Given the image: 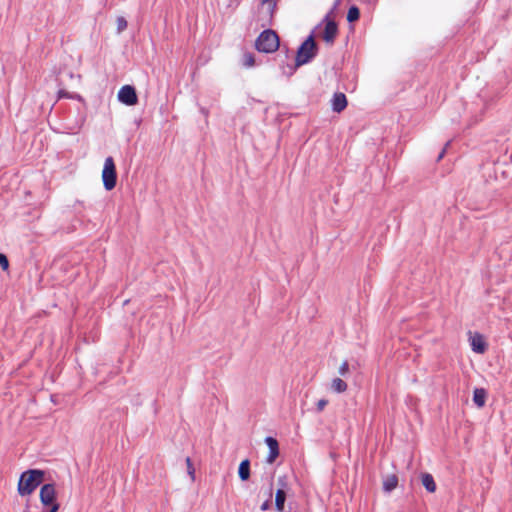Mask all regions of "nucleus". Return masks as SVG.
<instances>
[{"label": "nucleus", "mask_w": 512, "mask_h": 512, "mask_svg": "<svg viewBox=\"0 0 512 512\" xmlns=\"http://www.w3.org/2000/svg\"><path fill=\"white\" fill-rule=\"evenodd\" d=\"M45 473L42 470L30 469L24 471L18 481L17 491L20 496L31 495L44 481Z\"/></svg>", "instance_id": "f257e3e1"}, {"label": "nucleus", "mask_w": 512, "mask_h": 512, "mask_svg": "<svg viewBox=\"0 0 512 512\" xmlns=\"http://www.w3.org/2000/svg\"><path fill=\"white\" fill-rule=\"evenodd\" d=\"M279 37L274 30L267 29L260 33L255 42V47L259 52L273 53L279 48Z\"/></svg>", "instance_id": "f03ea898"}, {"label": "nucleus", "mask_w": 512, "mask_h": 512, "mask_svg": "<svg viewBox=\"0 0 512 512\" xmlns=\"http://www.w3.org/2000/svg\"><path fill=\"white\" fill-rule=\"evenodd\" d=\"M316 43L313 36H309L298 48L295 65L300 67L308 63L316 55Z\"/></svg>", "instance_id": "7ed1b4c3"}, {"label": "nucleus", "mask_w": 512, "mask_h": 512, "mask_svg": "<svg viewBox=\"0 0 512 512\" xmlns=\"http://www.w3.org/2000/svg\"><path fill=\"white\" fill-rule=\"evenodd\" d=\"M101 177L104 188L107 191H111L115 188L117 184V172L114 159L111 156L107 157L104 161Z\"/></svg>", "instance_id": "20e7f679"}, {"label": "nucleus", "mask_w": 512, "mask_h": 512, "mask_svg": "<svg viewBox=\"0 0 512 512\" xmlns=\"http://www.w3.org/2000/svg\"><path fill=\"white\" fill-rule=\"evenodd\" d=\"M39 499L42 506H51L59 504L56 497V488L54 484H44L40 488Z\"/></svg>", "instance_id": "39448f33"}, {"label": "nucleus", "mask_w": 512, "mask_h": 512, "mask_svg": "<svg viewBox=\"0 0 512 512\" xmlns=\"http://www.w3.org/2000/svg\"><path fill=\"white\" fill-rule=\"evenodd\" d=\"M118 99L125 105H136L138 102V97L135 88L131 85L122 86L118 92Z\"/></svg>", "instance_id": "423d86ee"}, {"label": "nucleus", "mask_w": 512, "mask_h": 512, "mask_svg": "<svg viewBox=\"0 0 512 512\" xmlns=\"http://www.w3.org/2000/svg\"><path fill=\"white\" fill-rule=\"evenodd\" d=\"M338 33V27L336 23L329 20L325 24V28L322 34V38L326 43L332 44Z\"/></svg>", "instance_id": "0eeeda50"}, {"label": "nucleus", "mask_w": 512, "mask_h": 512, "mask_svg": "<svg viewBox=\"0 0 512 512\" xmlns=\"http://www.w3.org/2000/svg\"><path fill=\"white\" fill-rule=\"evenodd\" d=\"M470 345L474 352L483 354L487 349L484 337L480 333H475L470 337Z\"/></svg>", "instance_id": "6e6552de"}, {"label": "nucleus", "mask_w": 512, "mask_h": 512, "mask_svg": "<svg viewBox=\"0 0 512 512\" xmlns=\"http://www.w3.org/2000/svg\"><path fill=\"white\" fill-rule=\"evenodd\" d=\"M265 442L269 448V454L267 456V462L272 464L279 456V444L278 441L273 437H267Z\"/></svg>", "instance_id": "1a4fd4ad"}, {"label": "nucleus", "mask_w": 512, "mask_h": 512, "mask_svg": "<svg viewBox=\"0 0 512 512\" xmlns=\"http://www.w3.org/2000/svg\"><path fill=\"white\" fill-rule=\"evenodd\" d=\"M347 98L346 95L342 92L335 93L331 100V105L333 111L340 113L347 107Z\"/></svg>", "instance_id": "9d476101"}, {"label": "nucleus", "mask_w": 512, "mask_h": 512, "mask_svg": "<svg viewBox=\"0 0 512 512\" xmlns=\"http://www.w3.org/2000/svg\"><path fill=\"white\" fill-rule=\"evenodd\" d=\"M330 389L335 393H344L348 389V384L341 378L337 377L332 379Z\"/></svg>", "instance_id": "9b49d317"}, {"label": "nucleus", "mask_w": 512, "mask_h": 512, "mask_svg": "<svg viewBox=\"0 0 512 512\" xmlns=\"http://www.w3.org/2000/svg\"><path fill=\"white\" fill-rule=\"evenodd\" d=\"M487 393L483 388H476L473 392V401L479 407H483L486 402Z\"/></svg>", "instance_id": "f8f14e48"}, {"label": "nucleus", "mask_w": 512, "mask_h": 512, "mask_svg": "<svg viewBox=\"0 0 512 512\" xmlns=\"http://www.w3.org/2000/svg\"><path fill=\"white\" fill-rule=\"evenodd\" d=\"M421 481H422L423 486L425 487V489L428 492L433 493L436 491V483L431 474H429V473L422 474Z\"/></svg>", "instance_id": "ddd939ff"}, {"label": "nucleus", "mask_w": 512, "mask_h": 512, "mask_svg": "<svg viewBox=\"0 0 512 512\" xmlns=\"http://www.w3.org/2000/svg\"><path fill=\"white\" fill-rule=\"evenodd\" d=\"M238 474L241 480L246 481L250 477V461L248 459L243 460L238 469Z\"/></svg>", "instance_id": "4468645a"}, {"label": "nucleus", "mask_w": 512, "mask_h": 512, "mask_svg": "<svg viewBox=\"0 0 512 512\" xmlns=\"http://www.w3.org/2000/svg\"><path fill=\"white\" fill-rule=\"evenodd\" d=\"M398 485V477L395 474H390L386 476L383 481V489L386 492H390L394 490Z\"/></svg>", "instance_id": "2eb2a0df"}, {"label": "nucleus", "mask_w": 512, "mask_h": 512, "mask_svg": "<svg viewBox=\"0 0 512 512\" xmlns=\"http://www.w3.org/2000/svg\"><path fill=\"white\" fill-rule=\"evenodd\" d=\"M286 500V492L283 489H278L275 495V507L278 512L284 510V504Z\"/></svg>", "instance_id": "dca6fc26"}, {"label": "nucleus", "mask_w": 512, "mask_h": 512, "mask_svg": "<svg viewBox=\"0 0 512 512\" xmlns=\"http://www.w3.org/2000/svg\"><path fill=\"white\" fill-rule=\"evenodd\" d=\"M359 17H360V11H359L358 7L351 6L347 13L348 22H355L359 19Z\"/></svg>", "instance_id": "f3484780"}, {"label": "nucleus", "mask_w": 512, "mask_h": 512, "mask_svg": "<svg viewBox=\"0 0 512 512\" xmlns=\"http://www.w3.org/2000/svg\"><path fill=\"white\" fill-rule=\"evenodd\" d=\"M58 98L61 99V98H70V99H76L80 102H84V99L81 95L79 94H70L69 92L65 91V90H60L58 92Z\"/></svg>", "instance_id": "a211bd4d"}, {"label": "nucleus", "mask_w": 512, "mask_h": 512, "mask_svg": "<svg viewBox=\"0 0 512 512\" xmlns=\"http://www.w3.org/2000/svg\"><path fill=\"white\" fill-rule=\"evenodd\" d=\"M242 64L243 66L249 68L254 66L255 64V57L252 53H245L242 58Z\"/></svg>", "instance_id": "6ab92c4d"}, {"label": "nucleus", "mask_w": 512, "mask_h": 512, "mask_svg": "<svg viewBox=\"0 0 512 512\" xmlns=\"http://www.w3.org/2000/svg\"><path fill=\"white\" fill-rule=\"evenodd\" d=\"M265 497H266V499H265V501L263 502V504L260 507V509L262 511H266L270 507V501H271V497H272V488H269L267 490V492L265 493Z\"/></svg>", "instance_id": "aec40b11"}, {"label": "nucleus", "mask_w": 512, "mask_h": 512, "mask_svg": "<svg viewBox=\"0 0 512 512\" xmlns=\"http://www.w3.org/2000/svg\"><path fill=\"white\" fill-rule=\"evenodd\" d=\"M116 25H117V31L118 33H121L127 28V21L124 17L119 16L116 19Z\"/></svg>", "instance_id": "412c9836"}, {"label": "nucleus", "mask_w": 512, "mask_h": 512, "mask_svg": "<svg viewBox=\"0 0 512 512\" xmlns=\"http://www.w3.org/2000/svg\"><path fill=\"white\" fill-rule=\"evenodd\" d=\"M262 6H267L269 15H272L276 7V0H262Z\"/></svg>", "instance_id": "4be33fe9"}, {"label": "nucleus", "mask_w": 512, "mask_h": 512, "mask_svg": "<svg viewBox=\"0 0 512 512\" xmlns=\"http://www.w3.org/2000/svg\"><path fill=\"white\" fill-rule=\"evenodd\" d=\"M185 462H186V466H187V472H188L189 476L191 477V479L194 480L195 479V469L193 467V463H192L190 457H187Z\"/></svg>", "instance_id": "5701e85b"}, {"label": "nucleus", "mask_w": 512, "mask_h": 512, "mask_svg": "<svg viewBox=\"0 0 512 512\" xmlns=\"http://www.w3.org/2000/svg\"><path fill=\"white\" fill-rule=\"evenodd\" d=\"M349 363L348 361H343L341 365L339 366L338 373L341 376H346L349 373Z\"/></svg>", "instance_id": "b1692460"}, {"label": "nucleus", "mask_w": 512, "mask_h": 512, "mask_svg": "<svg viewBox=\"0 0 512 512\" xmlns=\"http://www.w3.org/2000/svg\"><path fill=\"white\" fill-rule=\"evenodd\" d=\"M0 266L4 271L9 269V261L6 255L0 253Z\"/></svg>", "instance_id": "393cba45"}, {"label": "nucleus", "mask_w": 512, "mask_h": 512, "mask_svg": "<svg viewBox=\"0 0 512 512\" xmlns=\"http://www.w3.org/2000/svg\"><path fill=\"white\" fill-rule=\"evenodd\" d=\"M327 404H328V400L320 399L316 403V410H317V412H322L325 409V407L327 406Z\"/></svg>", "instance_id": "a878e982"}, {"label": "nucleus", "mask_w": 512, "mask_h": 512, "mask_svg": "<svg viewBox=\"0 0 512 512\" xmlns=\"http://www.w3.org/2000/svg\"><path fill=\"white\" fill-rule=\"evenodd\" d=\"M44 512H58L60 504H53L51 506H42Z\"/></svg>", "instance_id": "bb28decb"}, {"label": "nucleus", "mask_w": 512, "mask_h": 512, "mask_svg": "<svg viewBox=\"0 0 512 512\" xmlns=\"http://www.w3.org/2000/svg\"><path fill=\"white\" fill-rule=\"evenodd\" d=\"M449 144H450V142L446 143L445 147L442 149L439 156L437 157V161H440L444 157V155L446 153V148L449 146Z\"/></svg>", "instance_id": "cd10ccee"}]
</instances>
